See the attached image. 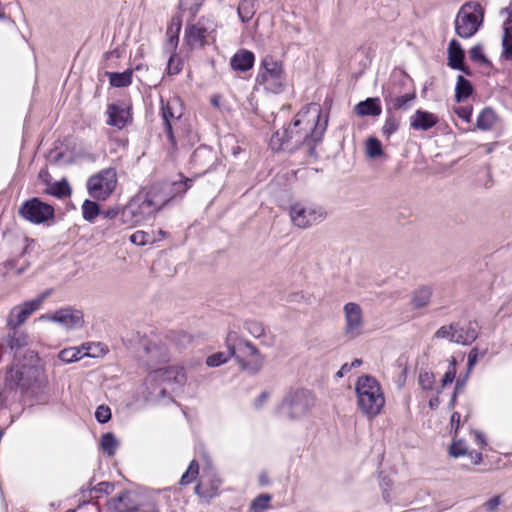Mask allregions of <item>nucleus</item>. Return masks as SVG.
Returning a JSON list of instances; mask_svg holds the SVG:
<instances>
[{
  "label": "nucleus",
  "instance_id": "1",
  "mask_svg": "<svg viewBox=\"0 0 512 512\" xmlns=\"http://www.w3.org/2000/svg\"><path fill=\"white\" fill-rule=\"evenodd\" d=\"M328 119L320 105L310 103L303 107L291 123L273 133L270 147L276 152H300L305 161L317 157L316 147L322 142Z\"/></svg>",
  "mask_w": 512,
  "mask_h": 512
},
{
  "label": "nucleus",
  "instance_id": "2",
  "mask_svg": "<svg viewBox=\"0 0 512 512\" xmlns=\"http://www.w3.org/2000/svg\"><path fill=\"white\" fill-rule=\"evenodd\" d=\"M168 200L167 197L159 193L156 187L139 191L122 208L123 226L133 227L150 219Z\"/></svg>",
  "mask_w": 512,
  "mask_h": 512
},
{
  "label": "nucleus",
  "instance_id": "3",
  "mask_svg": "<svg viewBox=\"0 0 512 512\" xmlns=\"http://www.w3.org/2000/svg\"><path fill=\"white\" fill-rule=\"evenodd\" d=\"M47 380L44 369L38 364H16L7 372L5 389L24 393H35L45 386Z\"/></svg>",
  "mask_w": 512,
  "mask_h": 512
},
{
  "label": "nucleus",
  "instance_id": "4",
  "mask_svg": "<svg viewBox=\"0 0 512 512\" xmlns=\"http://www.w3.org/2000/svg\"><path fill=\"white\" fill-rule=\"evenodd\" d=\"M316 404L315 394L305 388H291L278 404L276 412L283 419L301 421L308 417Z\"/></svg>",
  "mask_w": 512,
  "mask_h": 512
},
{
  "label": "nucleus",
  "instance_id": "5",
  "mask_svg": "<svg viewBox=\"0 0 512 512\" xmlns=\"http://www.w3.org/2000/svg\"><path fill=\"white\" fill-rule=\"evenodd\" d=\"M187 375L182 367L170 366L152 371L146 380L150 394L156 399L168 396L179 391L185 385Z\"/></svg>",
  "mask_w": 512,
  "mask_h": 512
},
{
  "label": "nucleus",
  "instance_id": "6",
  "mask_svg": "<svg viewBox=\"0 0 512 512\" xmlns=\"http://www.w3.org/2000/svg\"><path fill=\"white\" fill-rule=\"evenodd\" d=\"M357 405L368 418L380 414L385 405V397L380 383L370 375L360 376L355 384Z\"/></svg>",
  "mask_w": 512,
  "mask_h": 512
},
{
  "label": "nucleus",
  "instance_id": "7",
  "mask_svg": "<svg viewBox=\"0 0 512 512\" xmlns=\"http://www.w3.org/2000/svg\"><path fill=\"white\" fill-rule=\"evenodd\" d=\"M225 344L227 349L231 350L241 368L250 374H257L263 367L264 356L259 352L255 345L242 337L236 331H229L226 336Z\"/></svg>",
  "mask_w": 512,
  "mask_h": 512
},
{
  "label": "nucleus",
  "instance_id": "8",
  "mask_svg": "<svg viewBox=\"0 0 512 512\" xmlns=\"http://www.w3.org/2000/svg\"><path fill=\"white\" fill-rule=\"evenodd\" d=\"M484 20V9L478 3L469 1L464 3L455 18V32L463 39L474 36L482 26Z\"/></svg>",
  "mask_w": 512,
  "mask_h": 512
},
{
  "label": "nucleus",
  "instance_id": "9",
  "mask_svg": "<svg viewBox=\"0 0 512 512\" xmlns=\"http://www.w3.org/2000/svg\"><path fill=\"white\" fill-rule=\"evenodd\" d=\"M256 83L267 92L273 94L281 93L286 84L282 63L273 56H265L260 63Z\"/></svg>",
  "mask_w": 512,
  "mask_h": 512
},
{
  "label": "nucleus",
  "instance_id": "10",
  "mask_svg": "<svg viewBox=\"0 0 512 512\" xmlns=\"http://www.w3.org/2000/svg\"><path fill=\"white\" fill-rule=\"evenodd\" d=\"M289 217L295 227L307 229L323 222L327 217V212L319 204L298 201L290 205Z\"/></svg>",
  "mask_w": 512,
  "mask_h": 512
},
{
  "label": "nucleus",
  "instance_id": "11",
  "mask_svg": "<svg viewBox=\"0 0 512 512\" xmlns=\"http://www.w3.org/2000/svg\"><path fill=\"white\" fill-rule=\"evenodd\" d=\"M118 183L117 171L113 167H108L93 174L87 180V191L89 195L99 201L107 200Z\"/></svg>",
  "mask_w": 512,
  "mask_h": 512
},
{
  "label": "nucleus",
  "instance_id": "12",
  "mask_svg": "<svg viewBox=\"0 0 512 512\" xmlns=\"http://www.w3.org/2000/svg\"><path fill=\"white\" fill-rule=\"evenodd\" d=\"M216 23L211 18H200L195 24L185 29L184 40L191 48H200L208 44L210 37L216 30Z\"/></svg>",
  "mask_w": 512,
  "mask_h": 512
},
{
  "label": "nucleus",
  "instance_id": "13",
  "mask_svg": "<svg viewBox=\"0 0 512 512\" xmlns=\"http://www.w3.org/2000/svg\"><path fill=\"white\" fill-rule=\"evenodd\" d=\"M19 215L33 224H42L54 218L55 210L50 204L33 197L20 206Z\"/></svg>",
  "mask_w": 512,
  "mask_h": 512
},
{
  "label": "nucleus",
  "instance_id": "14",
  "mask_svg": "<svg viewBox=\"0 0 512 512\" xmlns=\"http://www.w3.org/2000/svg\"><path fill=\"white\" fill-rule=\"evenodd\" d=\"M50 294L49 291H45L37 298L24 302L23 304L13 307L6 320V325L9 329H17L19 326L25 323L28 317L38 309H40L45 298Z\"/></svg>",
  "mask_w": 512,
  "mask_h": 512
},
{
  "label": "nucleus",
  "instance_id": "15",
  "mask_svg": "<svg viewBox=\"0 0 512 512\" xmlns=\"http://www.w3.org/2000/svg\"><path fill=\"white\" fill-rule=\"evenodd\" d=\"M135 340L139 344L137 350L139 356L148 363H157L168 359V348L165 344L141 336L140 333H136Z\"/></svg>",
  "mask_w": 512,
  "mask_h": 512
},
{
  "label": "nucleus",
  "instance_id": "16",
  "mask_svg": "<svg viewBox=\"0 0 512 512\" xmlns=\"http://www.w3.org/2000/svg\"><path fill=\"white\" fill-rule=\"evenodd\" d=\"M221 485L222 479L218 472L213 467H206L202 470L194 492L200 498L210 500L218 495Z\"/></svg>",
  "mask_w": 512,
  "mask_h": 512
},
{
  "label": "nucleus",
  "instance_id": "17",
  "mask_svg": "<svg viewBox=\"0 0 512 512\" xmlns=\"http://www.w3.org/2000/svg\"><path fill=\"white\" fill-rule=\"evenodd\" d=\"M345 318L344 333L347 337L354 339L360 336L365 325L363 310L355 302H348L343 307Z\"/></svg>",
  "mask_w": 512,
  "mask_h": 512
},
{
  "label": "nucleus",
  "instance_id": "18",
  "mask_svg": "<svg viewBox=\"0 0 512 512\" xmlns=\"http://www.w3.org/2000/svg\"><path fill=\"white\" fill-rule=\"evenodd\" d=\"M161 112L164 123V132L171 146H176V140L172 130V124L182 116V105L178 98L169 99L167 102L161 101Z\"/></svg>",
  "mask_w": 512,
  "mask_h": 512
},
{
  "label": "nucleus",
  "instance_id": "19",
  "mask_svg": "<svg viewBox=\"0 0 512 512\" xmlns=\"http://www.w3.org/2000/svg\"><path fill=\"white\" fill-rule=\"evenodd\" d=\"M41 319L59 323L66 329H78L83 326L84 316L82 311L73 308H63L51 315L41 316Z\"/></svg>",
  "mask_w": 512,
  "mask_h": 512
},
{
  "label": "nucleus",
  "instance_id": "20",
  "mask_svg": "<svg viewBox=\"0 0 512 512\" xmlns=\"http://www.w3.org/2000/svg\"><path fill=\"white\" fill-rule=\"evenodd\" d=\"M383 99L385 102L386 109L394 112L397 110H407L410 107V103L416 98L415 90L409 91H389L382 92Z\"/></svg>",
  "mask_w": 512,
  "mask_h": 512
},
{
  "label": "nucleus",
  "instance_id": "21",
  "mask_svg": "<svg viewBox=\"0 0 512 512\" xmlns=\"http://www.w3.org/2000/svg\"><path fill=\"white\" fill-rule=\"evenodd\" d=\"M107 115V124L118 129L124 128L130 119L129 109L123 104H109L107 107Z\"/></svg>",
  "mask_w": 512,
  "mask_h": 512
},
{
  "label": "nucleus",
  "instance_id": "22",
  "mask_svg": "<svg viewBox=\"0 0 512 512\" xmlns=\"http://www.w3.org/2000/svg\"><path fill=\"white\" fill-rule=\"evenodd\" d=\"M438 116L429 111L418 109L410 117V128L415 131H427L438 123Z\"/></svg>",
  "mask_w": 512,
  "mask_h": 512
},
{
  "label": "nucleus",
  "instance_id": "23",
  "mask_svg": "<svg viewBox=\"0 0 512 512\" xmlns=\"http://www.w3.org/2000/svg\"><path fill=\"white\" fill-rule=\"evenodd\" d=\"M244 329L254 338L260 339L261 344L264 346L271 347L275 343V336L259 321H245Z\"/></svg>",
  "mask_w": 512,
  "mask_h": 512
},
{
  "label": "nucleus",
  "instance_id": "24",
  "mask_svg": "<svg viewBox=\"0 0 512 512\" xmlns=\"http://www.w3.org/2000/svg\"><path fill=\"white\" fill-rule=\"evenodd\" d=\"M464 57L465 54L461 44L457 40L452 39L448 46V66L470 75V70L464 64Z\"/></svg>",
  "mask_w": 512,
  "mask_h": 512
},
{
  "label": "nucleus",
  "instance_id": "25",
  "mask_svg": "<svg viewBox=\"0 0 512 512\" xmlns=\"http://www.w3.org/2000/svg\"><path fill=\"white\" fill-rule=\"evenodd\" d=\"M477 336L478 333L476 323H456L454 338H450V341L457 344L470 345L476 340Z\"/></svg>",
  "mask_w": 512,
  "mask_h": 512
},
{
  "label": "nucleus",
  "instance_id": "26",
  "mask_svg": "<svg viewBox=\"0 0 512 512\" xmlns=\"http://www.w3.org/2000/svg\"><path fill=\"white\" fill-rule=\"evenodd\" d=\"M395 91H409L414 90L412 87V79L408 74L402 70L394 71L390 77L387 85L382 87V92Z\"/></svg>",
  "mask_w": 512,
  "mask_h": 512
},
{
  "label": "nucleus",
  "instance_id": "27",
  "mask_svg": "<svg viewBox=\"0 0 512 512\" xmlns=\"http://www.w3.org/2000/svg\"><path fill=\"white\" fill-rule=\"evenodd\" d=\"M354 112L360 117H378L382 113L381 100L378 97H369L356 104Z\"/></svg>",
  "mask_w": 512,
  "mask_h": 512
},
{
  "label": "nucleus",
  "instance_id": "28",
  "mask_svg": "<svg viewBox=\"0 0 512 512\" xmlns=\"http://www.w3.org/2000/svg\"><path fill=\"white\" fill-rule=\"evenodd\" d=\"M255 62V55L247 49L238 50L230 59V66L234 71L246 72L250 70Z\"/></svg>",
  "mask_w": 512,
  "mask_h": 512
},
{
  "label": "nucleus",
  "instance_id": "29",
  "mask_svg": "<svg viewBox=\"0 0 512 512\" xmlns=\"http://www.w3.org/2000/svg\"><path fill=\"white\" fill-rule=\"evenodd\" d=\"M91 344H83L81 348L70 347L59 352L58 357L64 363H72L80 360L84 356H93L90 352Z\"/></svg>",
  "mask_w": 512,
  "mask_h": 512
},
{
  "label": "nucleus",
  "instance_id": "30",
  "mask_svg": "<svg viewBox=\"0 0 512 512\" xmlns=\"http://www.w3.org/2000/svg\"><path fill=\"white\" fill-rule=\"evenodd\" d=\"M401 123V118L395 114V112L386 109V116L383 126L381 128V133L383 137L389 139L393 134H395Z\"/></svg>",
  "mask_w": 512,
  "mask_h": 512
},
{
  "label": "nucleus",
  "instance_id": "31",
  "mask_svg": "<svg viewBox=\"0 0 512 512\" xmlns=\"http://www.w3.org/2000/svg\"><path fill=\"white\" fill-rule=\"evenodd\" d=\"M132 70L127 69L124 72H107L109 83L112 87H127L132 82Z\"/></svg>",
  "mask_w": 512,
  "mask_h": 512
},
{
  "label": "nucleus",
  "instance_id": "32",
  "mask_svg": "<svg viewBox=\"0 0 512 512\" xmlns=\"http://www.w3.org/2000/svg\"><path fill=\"white\" fill-rule=\"evenodd\" d=\"M473 92L472 84L469 80H467L464 76L459 75L457 77L456 87H455V99L457 102H462L467 99Z\"/></svg>",
  "mask_w": 512,
  "mask_h": 512
},
{
  "label": "nucleus",
  "instance_id": "33",
  "mask_svg": "<svg viewBox=\"0 0 512 512\" xmlns=\"http://www.w3.org/2000/svg\"><path fill=\"white\" fill-rule=\"evenodd\" d=\"M46 193L61 199L70 196L71 187L68 181L63 179L61 181L50 183L46 188Z\"/></svg>",
  "mask_w": 512,
  "mask_h": 512
},
{
  "label": "nucleus",
  "instance_id": "34",
  "mask_svg": "<svg viewBox=\"0 0 512 512\" xmlns=\"http://www.w3.org/2000/svg\"><path fill=\"white\" fill-rule=\"evenodd\" d=\"M256 0H242L238 5V15L243 23L250 21L256 13Z\"/></svg>",
  "mask_w": 512,
  "mask_h": 512
},
{
  "label": "nucleus",
  "instance_id": "35",
  "mask_svg": "<svg viewBox=\"0 0 512 512\" xmlns=\"http://www.w3.org/2000/svg\"><path fill=\"white\" fill-rule=\"evenodd\" d=\"M432 296V289L429 286L418 288L413 295L412 303L416 308H422L428 305Z\"/></svg>",
  "mask_w": 512,
  "mask_h": 512
},
{
  "label": "nucleus",
  "instance_id": "36",
  "mask_svg": "<svg viewBox=\"0 0 512 512\" xmlns=\"http://www.w3.org/2000/svg\"><path fill=\"white\" fill-rule=\"evenodd\" d=\"M496 116L492 109L485 108L483 109L477 117V128L480 130H489L492 128L495 122Z\"/></svg>",
  "mask_w": 512,
  "mask_h": 512
},
{
  "label": "nucleus",
  "instance_id": "37",
  "mask_svg": "<svg viewBox=\"0 0 512 512\" xmlns=\"http://www.w3.org/2000/svg\"><path fill=\"white\" fill-rule=\"evenodd\" d=\"M103 218L107 221L106 230L109 233L111 227H118L122 224V208L109 209L102 213Z\"/></svg>",
  "mask_w": 512,
  "mask_h": 512
},
{
  "label": "nucleus",
  "instance_id": "38",
  "mask_svg": "<svg viewBox=\"0 0 512 512\" xmlns=\"http://www.w3.org/2000/svg\"><path fill=\"white\" fill-rule=\"evenodd\" d=\"M272 497L269 494H260L254 498L247 512H265L270 507Z\"/></svg>",
  "mask_w": 512,
  "mask_h": 512
},
{
  "label": "nucleus",
  "instance_id": "39",
  "mask_svg": "<svg viewBox=\"0 0 512 512\" xmlns=\"http://www.w3.org/2000/svg\"><path fill=\"white\" fill-rule=\"evenodd\" d=\"M82 216L88 222H94L97 216L100 214L99 205L91 200H85L82 204Z\"/></svg>",
  "mask_w": 512,
  "mask_h": 512
},
{
  "label": "nucleus",
  "instance_id": "40",
  "mask_svg": "<svg viewBox=\"0 0 512 512\" xmlns=\"http://www.w3.org/2000/svg\"><path fill=\"white\" fill-rule=\"evenodd\" d=\"M101 448L108 456H113L119 446V442L112 433H106L101 437Z\"/></svg>",
  "mask_w": 512,
  "mask_h": 512
},
{
  "label": "nucleus",
  "instance_id": "41",
  "mask_svg": "<svg viewBox=\"0 0 512 512\" xmlns=\"http://www.w3.org/2000/svg\"><path fill=\"white\" fill-rule=\"evenodd\" d=\"M199 476V464L196 460H192L185 471V473L182 475L179 484L181 486H186L191 484L196 480V478Z\"/></svg>",
  "mask_w": 512,
  "mask_h": 512
},
{
  "label": "nucleus",
  "instance_id": "42",
  "mask_svg": "<svg viewBox=\"0 0 512 512\" xmlns=\"http://www.w3.org/2000/svg\"><path fill=\"white\" fill-rule=\"evenodd\" d=\"M233 356L230 349H227V352H217L207 357L206 365L208 367H218L222 364L228 362V360Z\"/></svg>",
  "mask_w": 512,
  "mask_h": 512
},
{
  "label": "nucleus",
  "instance_id": "43",
  "mask_svg": "<svg viewBox=\"0 0 512 512\" xmlns=\"http://www.w3.org/2000/svg\"><path fill=\"white\" fill-rule=\"evenodd\" d=\"M157 240V238L146 231H136L130 236V241L138 246H144L146 244L154 243Z\"/></svg>",
  "mask_w": 512,
  "mask_h": 512
},
{
  "label": "nucleus",
  "instance_id": "44",
  "mask_svg": "<svg viewBox=\"0 0 512 512\" xmlns=\"http://www.w3.org/2000/svg\"><path fill=\"white\" fill-rule=\"evenodd\" d=\"M366 154L370 158H377L383 154L382 144L377 138H368L366 142Z\"/></svg>",
  "mask_w": 512,
  "mask_h": 512
},
{
  "label": "nucleus",
  "instance_id": "45",
  "mask_svg": "<svg viewBox=\"0 0 512 512\" xmlns=\"http://www.w3.org/2000/svg\"><path fill=\"white\" fill-rule=\"evenodd\" d=\"M503 44V55L507 60L512 61V27H504V36L502 40Z\"/></svg>",
  "mask_w": 512,
  "mask_h": 512
},
{
  "label": "nucleus",
  "instance_id": "46",
  "mask_svg": "<svg viewBox=\"0 0 512 512\" xmlns=\"http://www.w3.org/2000/svg\"><path fill=\"white\" fill-rule=\"evenodd\" d=\"M179 31H180V24L177 25L175 31H173L172 27L168 28V30H167L168 39L165 44V47L167 50H170L172 53H175V50L178 46Z\"/></svg>",
  "mask_w": 512,
  "mask_h": 512
},
{
  "label": "nucleus",
  "instance_id": "47",
  "mask_svg": "<svg viewBox=\"0 0 512 512\" xmlns=\"http://www.w3.org/2000/svg\"><path fill=\"white\" fill-rule=\"evenodd\" d=\"M467 453H468V449H467L465 442L462 440L454 439L450 446L449 454L452 457L457 458V457L466 455Z\"/></svg>",
  "mask_w": 512,
  "mask_h": 512
},
{
  "label": "nucleus",
  "instance_id": "48",
  "mask_svg": "<svg viewBox=\"0 0 512 512\" xmlns=\"http://www.w3.org/2000/svg\"><path fill=\"white\" fill-rule=\"evenodd\" d=\"M128 497V493L123 492L120 495L111 498L108 501L109 509L115 510L117 512H123L127 509L126 505L123 504V501Z\"/></svg>",
  "mask_w": 512,
  "mask_h": 512
},
{
  "label": "nucleus",
  "instance_id": "49",
  "mask_svg": "<svg viewBox=\"0 0 512 512\" xmlns=\"http://www.w3.org/2000/svg\"><path fill=\"white\" fill-rule=\"evenodd\" d=\"M182 69V61L181 59L175 54L172 53L169 57L168 64H167V72L169 75H177Z\"/></svg>",
  "mask_w": 512,
  "mask_h": 512
},
{
  "label": "nucleus",
  "instance_id": "50",
  "mask_svg": "<svg viewBox=\"0 0 512 512\" xmlns=\"http://www.w3.org/2000/svg\"><path fill=\"white\" fill-rule=\"evenodd\" d=\"M456 376V360L454 357H451L448 370L445 372L442 378V387L451 384Z\"/></svg>",
  "mask_w": 512,
  "mask_h": 512
},
{
  "label": "nucleus",
  "instance_id": "51",
  "mask_svg": "<svg viewBox=\"0 0 512 512\" xmlns=\"http://www.w3.org/2000/svg\"><path fill=\"white\" fill-rule=\"evenodd\" d=\"M419 385L424 390H431L433 388L435 377L431 372H422L418 379Z\"/></svg>",
  "mask_w": 512,
  "mask_h": 512
},
{
  "label": "nucleus",
  "instance_id": "52",
  "mask_svg": "<svg viewBox=\"0 0 512 512\" xmlns=\"http://www.w3.org/2000/svg\"><path fill=\"white\" fill-rule=\"evenodd\" d=\"M469 57L473 62L476 63H487V58L484 55L483 48L481 45L473 46L469 51Z\"/></svg>",
  "mask_w": 512,
  "mask_h": 512
},
{
  "label": "nucleus",
  "instance_id": "53",
  "mask_svg": "<svg viewBox=\"0 0 512 512\" xmlns=\"http://www.w3.org/2000/svg\"><path fill=\"white\" fill-rule=\"evenodd\" d=\"M455 329L456 323L449 326H442L436 331L435 337L438 339H448L450 341V338H454Z\"/></svg>",
  "mask_w": 512,
  "mask_h": 512
},
{
  "label": "nucleus",
  "instance_id": "54",
  "mask_svg": "<svg viewBox=\"0 0 512 512\" xmlns=\"http://www.w3.org/2000/svg\"><path fill=\"white\" fill-rule=\"evenodd\" d=\"M95 418L99 423H106L111 419V410L108 406L100 405L95 411Z\"/></svg>",
  "mask_w": 512,
  "mask_h": 512
},
{
  "label": "nucleus",
  "instance_id": "55",
  "mask_svg": "<svg viewBox=\"0 0 512 512\" xmlns=\"http://www.w3.org/2000/svg\"><path fill=\"white\" fill-rule=\"evenodd\" d=\"M192 180L191 179H185L184 181H178L174 182L172 184V191L174 193V196L176 195H182L184 194L191 186Z\"/></svg>",
  "mask_w": 512,
  "mask_h": 512
},
{
  "label": "nucleus",
  "instance_id": "56",
  "mask_svg": "<svg viewBox=\"0 0 512 512\" xmlns=\"http://www.w3.org/2000/svg\"><path fill=\"white\" fill-rule=\"evenodd\" d=\"M454 112L458 115L459 118H461L465 122H470L472 117V107L459 106L454 108Z\"/></svg>",
  "mask_w": 512,
  "mask_h": 512
},
{
  "label": "nucleus",
  "instance_id": "57",
  "mask_svg": "<svg viewBox=\"0 0 512 512\" xmlns=\"http://www.w3.org/2000/svg\"><path fill=\"white\" fill-rule=\"evenodd\" d=\"M114 490V485L110 482H100L90 491L98 494H110Z\"/></svg>",
  "mask_w": 512,
  "mask_h": 512
},
{
  "label": "nucleus",
  "instance_id": "58",
  "mask_svg": "<svg viewBox=\"0 0 512 512\" xmlns=\"http://www.w3.org/2000/svg\"><path fill=\"white\" fill-rule=\"evenodd\" d=\"M500 504H501V497L494 496L493 498L486 501L484 503L483 507L487 512H494L499 507Z\"/></svg>",
  "mask_w": 512,
  "mask_h": 512
},
{
  "label": "nucleus",
  "instance_id": "59",
  "mask_svg": "<svg viewBox=\"0 0 512 512\" xmlns=\"http://www.w3.org/2000/svg\"><path fill=\"white\" fill-rule=\"evenodd\" d=\"M4 267L6 269V272H9L13 269H16V274L17 275H20L24 272L25 268L24 267H20V268H16V260L15 259H10V260H7L5 263H4Z\"/></svg>",
  "mask_w": 512,
  "mask_h": 512
},
{
  "label": "nucleus",
  "instance_id": "60",
  "mask_svg": "<svg viewBox=\"0 0 512 512\" xmlns=\"http://www.w3.org/2000/svg\"><path fill=\"white\" fill-rule=\"evenodd\" d=\"M270 397V393L267 392V391H264L262 392L256 399H255V402H254V405L257 409L261 408L264 406V404L268 401Z\"/></svg>",
  "mask_w": 512,
  "mask_h": 512
},
{
  "label": "nucleus",
  "instance_id": "61",
  "mask_svg": "<svg viewBox=\"0 0 512 512\" xmlns=\"http://www.w3.org/2000/svg\"><path fill=\"white\" fill-rule=\"evenodd\" d=\"M472 435L474 437V441L475 443L480 446L481 448L485 447L487 442H486V438L485 436L483 435V433H481L480 431H473L472 432Z\"/></svg>",
  "mask_w": 512,
  "mask_h": 512
},
{
  "label": "nucleus",
  "instance_id": "62",
  "mask_svg": "<svg viewBox=\"0 0 512 512\" xmlns=\"http://www.w3.org/2000/svg\"><path fill=\"white\" fill-rule=\"evenodd\" d=\"M478 351L476 348L472 349L468 354V369L470 370L477 362Z\"/></svg>",
  "mask_w": 512,
  "mask_h": 512
},
{
  "label": "nucleus",
  "instance_id": "63",
  "mask_svg": "<svg viewBox=\"0 0 512 512\" xmlns=\"http://www.w3.org/2000/svg\"><path fill=\"white\" fill-rule=\"evenodd\" d=\"M460 418H461V416L458 412H454L451 416V420H450L451 428L454 429L455 432H457V430L460 427Z\"/></svg>",
  "mask_w": 512,
  "mask_h": 512
},
{
  "label": "nucleus",
  "instance_id": "64",
  "mask_svg": "<svg viewBox=\"0 0 512 512\" xmlns=\"http://www.w3.org/2000/svg\"><path fill=\"white\" fill-rule=\"evenodd\" d=\"M466 455L469 456L470 460L472 461V463L474 464H479L481 463L482 459H483V456H482V453L481 452H476V451H470L468 452Z\"/></svg>",
  "mask_w": 512,
  "mask_h": 512
}]
</instances>
